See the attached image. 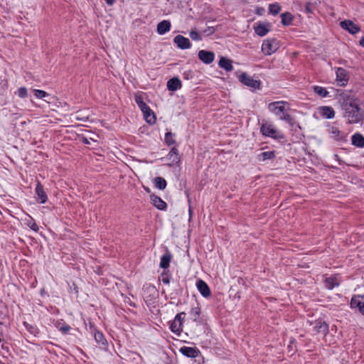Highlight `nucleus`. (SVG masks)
Returning <instances> with one entry per match:
<instances>
[{
	"label": "nucleus",
	"instance_id": "nucleus-1",
	"mask_svg": "<svg viewBox=\"0 0 364 364\" xmlns=\"http://www.w3.org/2000/svg\"><path fill=\"white\" fill-rule=\"evenodd\" d=\"M341 100L343 117L347 119L348 124H357L363 120V114L355 97L350 95H343Z\"/></svg>",
	"mask_w": 364,
	"mask_h": 364
},
{
	"label": "nucleus",
	"instance_id": "nucleus-2",
	"mask_svg": "<svg viewBox=\"0 0 364 364\" xmlns=\"http://www.w3.org/2000/svg\"><path fill=\"white\" fill-rule=\"evenodd\" d=\"M287 107L288 102L285 101L273 102L268 105V109L271 112L278 116L280 119L292 124L293 118L286 112L288 109Z\"/></svg>",
	"mask_w": 364,
	"mask_h": 364
},
{
	"label": "nucleus",
	"instance_id": "nucleus-3",
	"mask_svg": "<svg viewBox=\"0 0 364 364\" xmlns=\"http://www.w3.org/2000/svg\"><path fill=\"white\" fill-rule=\"evenodd\" d=\"M260 132L262 135L269 136L275 139H284L283 134L278 130L273 124L264 123L260 127Z\"/></svg>",
	"mask_w": 364,
	"mask_h": 364
},
{
	"label": "nucleus",
	"instance_id": "nucleus-4",
	"mask_svg": "<svg viewBox=\"0 0 364 364\" xmlns=\"http://www.w3.org/2000/svg\"><path fill=\"white\" fill-rule=\"evenodd\" d=\"M185 318V312H181L175 316L174 320L170 324V329L173 333L178 336L181 334L183 331L182 326Z\"/></svg>",
	"mask_w": 364,
	"mask_h": 364
},
{
	"label": "nucleus",
	"instance_id": "nucleus-5",
	"mask_svg": "<svg viewBox=\"0 0 364 364\" xmlns=\"http://www.w3.org/2000/svg\"><path fill=\"white\" fill-rule=\"evenodd\" d=\"M239 80L245 85L250 87L252 90H259L261 82L259 80L254 79L252 76L247 74L246 73H242L239 76Z\"/></svg>",
	"mask_w": 364,
	"mask_h": 364
},
{
	"label": "nucleus",
	"instance_id": "nucleus-6",
	"mask_svg": "<svg viewBox=\"0 0 364 364\" xmlns=\"http://www.w3.org/2000/svg\"><path fill=\"white\" fill-rule=\"evenodd\" d=\"M279 48V42L275 39L265 40L262 45V51L267 55H270Z\"/></svg>",
	"mask_w": 364,
	"mask_h": 364
},
{
	"label": "nucleus",
	"instance_id": "nucleus-7",
	"mask_svg": "<svg viewBox=\"0 0 364 364\" xmlns=\"http://www.w3.org/2000/svg\"><path fill=\"white\" fill-rule=\"evenodd\" d=\"M336 81L339 86L344 87L349 80L348 72L343 68H336Z\"/></svg>",
	"mask_w": 364,
	"mask_h": 364
},
{
	"label": "nucleus",
	"instance_id": "nucleus-8",
	"mask_svg": "<svg viewBox=\"0 0 364 364\" xmlns=\"http://www.w3.org/2000/svg\"><path fill=\"white\" fill-rule=\"evenodd\" d=\"M350 306L353 309L358 308L359 311L364 315V295L353 296L350 300Z\"/></svg>",
	"mask_w": 364,
	"mask_h": 364
},
{
	"label": "nucleus",
	"instance_id": "nucleus-9",
	"mask_svg": "<svg viewBox=\"0 0 364 364\" xmlns=\"http://www.w3.org/2000/svg\"><path fill=\"white\" fill-rule=\"evenodd\" d=\"M342 28L347 30L351 34H355L360 31V27L350 20H345L340 23Z\"/></svg>",
	"mask_w": 364,
	"mask_h": 364
},
{
	"label": "nucleus",
	"instance_id": "nucleus-10",
	"mask_svg": "<svg viewBox=\"0 0 364 364\" xmlns=\"http://www.w3.org/2000/svg\"><path fill=\"white\" fill-rule=\"evenodd\" d=\"M255 33L259 36H264L271 29L269 23H257L254 27Z\"/></svg>",
	"mask_w": 364,
	"mask_h": 364
},
{
	"label": "nucleus",
	"instance_id": "nucleus-11",
	"mask_svg": "<svg viewBox=\"0 0 364 364\" xmlns=\"http://www.w3.org/2000/svg\"><path fill=\"white\" fill-rule=\"evenodd\" d=\"M173 41L177 45V46L181 49H188L190 48L191 46V44L188 38L181 35L176 36L174 38Z\"/></svg>",
	"mask_w": 364,
	"mask_h": 364
},
{
	"label": "nucleus",
	"instance_id": "nucleus-12",
	"mask_svg": "<svg viewBox=\"0 0 364 364\" xmlns=\"http://www.w3.org/2000/svg\"><path fill=\"white\" fill-rule=\"evenodd\" d=\"M198 58L205 64L211 63L215 58V54L211 51L201 50L198 52Z\"/></svg>",
	"mask_w": 364,
	"mask_h": 364
},
{
	"label": "nucleus",
	"instance_id": "nucleus-13",
	"mask_svg": "<svg viewBox=\"0 0 364 364\" xmlns=\"http://www.w3.org/2000/svg\"><path fill=\"white\" fill-rule=\"evenodd\" d=\"M180 352L186 357L196 358L199 354V350L196 348L183 346L180 348Z\"/></svg>",
	"mask_w": 364,
	"mask_h": 364
},
{
	"label": "nucleus",
	"instance_id": "nucleus-14",
	"mask_svg": "<svg viewBox=\"0 0 364 364\" xmlns=\"http://www.w3.org/2000/svg\"><path fill=\"white\" fill-rule=\"evenodd\" d=\"M200 293L204 296L208 297L210 295V290L208 284L203 280L199 279L196 284Z\"/></svg>",
	"mask_w": 364,
	"mask_h": 364
},
{
	"label": "nucleus",
	"instance_id": "nucleus-15",
	"mask_svg": "<svg viewBox=\"0 0 364 364\" xmlns=\"http://www.w3.org/2000/svg\"><path fill=\"white\" fill-rule=\"evenodd\" d=\"M319 114L326 119H332L335 116V112L331 107L323 106L318 109Z\"/></svg>",
	"mask_w": 364,
	"mask_h": 364
},
{
	"label": "nucleus",
	"instance_id": "nucleus-16",
	"mask_svg": "<svg viewBox=\"0 0 364 364\" xmlns=\"http://www.w3.org/2000/svg\"><path fill=\"white\" fill-rule=\"evenodd\" d=\"M314 330L316 333L326 334L328 331V326L325 321H316L314 323Z\"/></svg>",
	"mask_w": 364,
	"mask_h": 364
},
{
	"label": "nucleus",
	"instance_id": "nucleus-17",
	"mask_svg": "<svg viewBox=\"0 0 364 364\" xmlns=\"http://www.w3.org/2000/svg\"><path fill=\"white\" fill-rule=\"evenodd\" d=\"M36 193L37 195V200L41 203H44L47 200V195L43 191V186L38 183L36 188Z\"/></svg>",
	"mask_w": 364,
	"mask_h": 364
},
{
	"label": "nucleus",
	"instance_id": "nucleus-18",
	"mask_svg": "<svg viewBox=\"0 0 364 364\" xmlns=\"http://www.w3.org/2000/svg\"><path fill=\"white\" fill-rule=\"evenodd\" d=\"M171 29V23L168 21L164 20L158 23L157 25V32L160 35H163L166 32L169 31Z\"/></svg>",
	"mask_w": 364,
	"mask_h": 364
},
{
	"label": "nucleus",
	"instance_id": "nucleus-19",
	"mask_svg": "<svg viewBox=\"0 0 364 364\" xmlns=\"http://www.w3.org/2000/svg\"><path fill=\"white\" fill-rule=\"evenodd\" d=\"M151 203L159 210H165L166 203L159 196H151Z\"/></svg>",
	"mask_w": 364,
	"mask_h": 364
},
{
	"label": "nucleus",
	"instance_id": "nucleus-20",
	"mask_svg": "<svg viewBox=\"0 0 364 364\" xmlns=\"http://www.w3.org/2000/svg\"><path fill=\"white\" fill-rule=\"evenodd\" d=\"M181 82L178 78L173 77L167 82V87L169 90L176 91L181 88Z\"/></svg>",
	"mask_w": 364,
	"mask_h": 364
},
{
	"label": "nucleus",
	"instance_id": "nucleus-21",
	"mask_svg": "<svg viewBox=\"0 0 364 364\" xmlns=\"http://www.w3.org/2000/svg\"><path fill=\"white\" fill-rule=\"evenodd\" d=\"M326 287L332 289L335 287H338L340 284V281L337 277H326L324 280Z\"/></svg>",
	"mask_w": 364,
	"mask_h": 364
},
{
	"label": "nucleus",
	"instance_id": "nucleus-22",
	"mask_svg": "<svg viewBox=\"0 0 364 364\" xmlns=\"http://www.w3.org/2000/svg\"><path fill=\"white\" fill-rule=\"evenodd\" d=\"M218 65L220 68L225 69L226 71H231L233 69L232 61L225 57H221Z\"/></svg>",
	"mask_w": 364,
	"mask_h": 364
},
{
	"label": "nucleus",
	"instance_id": "nucleus-23",
	"mask_svg": "<svg viewBox=\"0 0 364 364\" xmlns=\"http://www.w3.org/2000/svg\"><path fill=\"white\" fill-rule=\"evenodd\" d=\"M135 102L143 112H149L150 107L144 102L143 97L140 95L135 96Z\"/></svg>",
	"mask_w": 364,
	"mask_h": 364
},
{
	"label": "nucleus",
	"instance_id": "nucleus-24",
	"mask_svg": "<svg viewBox=\"0 0 364 364\" xmlns=\"http://www.w3.org/2000/svg\"><path fill=\"white\" fill-rule=\"evenodd\" d=\"M135 102L143 112H149L150 107L144 102L143 97L140 95L135 96Z\"/></svg>",
	"mask_w": 364,
	"mask_h": 364
},
{
	"label": "nucleus",
	"instance_id": "nucleus-25",
	"mask_svg": "<svg viewBox=\"0 0 364 364\" xmlns=\"http://www.w3.org/2000/svg\"><path fill=\"white\" fill-rule=\"evenodd\" d=\"M352 144L358 147H363L364 137L360 134H355L352 136Z\"/></svg>",
	"mask_w": 364,
	"mask_h": 364
},
{
	"label": "nucleus",
	"instance_id": "nucleus-26",
	"mask_svg": "<svg viewBox=\"0 0 364 364\" xmlns=\"http://www.w3.org/2000/svg\"><path fill=\"white\" fill-rule=\"evenodd\" d=\"M143 114L147 123L153 124L156 122L155 114L151 109H149V112H143Z\"/></svg>",
	"mask_w": 364,
	"mask_h": 364
},
{
	"label": "nucleus",
	"instance_id": "nucleus-27",
	"mask_svg": "<svg viewBox=\"0 0 364 364\" xmlns=\"http://www.w3.org/2000/svg\"><path fill=\"white\" fill-rule=\"evenodd\" d=\"M171 255L169 253H166L162 255L160 262V267L163 269H166L169 267Z\"/></svg>",
	"mask_w": 364,
	"mask_h": 364
},
{
	"label": "nucleus",
	"instance_id": "nucleus-28",
	"mask_svg": "<svg viewBox=\"0 0 364 364\" xmlns=\"http://www.w3.org/2000/svg\"><path fill=\"white\" fill-rule=\"evenodd\" d=\"M281 17H282V23L284 26L290 25L293 21V16L289 12L283 13L281 15Z\"/></svg>",
	"mask_w": 364,
	"mask_h": 364
},
{
	"label": "nucleus",
	"instance_id": "nucleus-29",
	"mask_svg": "<svg viewBox=\"0 0 364 364\" xmlns=\"http://www.w3.org/2000/svg\"><path fill=\"white\" fill-rule=\"evenodd\" d=\"M155 186L156 188L164 190L166 187V181L161 177H156L154 179Z\"/></svg>",
	"mask_w": 364,
	"mask_h": 364
},
{
	"label": "nucleus",
	"instance_id": "nucleus-30",
	"mask_svg": "<svg viewBox=\"0 0 364 364\" xmlns=\"http://www.w3.org/2000/svg\"><path fill=\"white\" fill-rule=\"evenodd\" d=\"M275 157L274 151H264L259 156V159L261 161H265L267 159H272Z\"/></svg>",
	"mask_w": 364,
	"mask_h": 364
},
{
	"label": "nucleus",
	"instance_id": "nucleus-31",
	"mask_svg": "<svg viewBox=\"0 0 364 364\" xmlns=\"http://www.w3.org/2000/svg\"><path fill=\"white\" fill-rule=\"evenodd\" d=\"M314 90L317 95L322 97H326L328 94V92L326 90V88L320 86H314Z\"/></svg>",
	"mask_w": 364,
	"mask_h": 364
},
{
	"label": "nucleus",
	"instance_id": "nucleus-32",
	"mask_svg": "<svg viewBox=\"0 0 364 364\" xmlns=\"http://www.w3.org/2000/svg\"><path fill=\"white\" fill-rule=\"evenodd\" d=\"M269 11L273 15H277L281 11V6L279 4H272L269 6Z\"/></svg>",
	"mask_w": 364,
	"mask_h": 364
},
{
	"label": "nucleus",
	"instance_id": "nucleus-33",
	"mask_svg": "<svg viewBox=\"0 0 364 364\" xmlns=\"http://www.w3.org/2000/svg\"><path fill=\"white\" fill-rule=\"evenodd\" d=\"M168 156L169 159H171L173 162H178L179 160L177 149L176 148L171 149L168 154Z\"/></svg>",
	"mask_w": 364,
	"mask_h": 364
},
{
	"label": "nucleus",
	"instance_id": "nucleus-34",
	"mask_svg": "<svg viewBox=\"0 0 364 364\" xmlns=\"http://www.w3.org/2000/svg\"><path fill=\"white\" fill-rule=\"evenodd\" d=\"M35 96L38 99H43L48 95V94L41 90H33Z\"/></svg>",
	"mask_w": 364,
	"mask_h": 364
},
{
	"label": "nucleus",
	"instance_id": "nucleus-35",
	"mask_svg": "<svg viewBox=\"0 0 364 364\" xmlns=\"http://www.w3.org/2000/svg\"><path fill=\"white\" fill-rule=\"evenodd\" d=\"M200 310L198 307L193 308L191 311V315L194 321H197L199 318Z\"/></svg>",
	"mask_w": 364,
	"mask_h": 364
},
{
	"label": "nucleus",
	"instance_id": "nucleus-36",
	"mask_svg": "<svg viewBox=\"0 0 364 364\" xmlns=\"http://www.w3.org/2000/svg\"><path fill=\"white\" fill-rule=\"evenodd\" d=\"M95 339L98 343H105V338L102 333L100 332H96L95 333Z\"/></svg>",
	"mask_w": 364,
	"mask_h": 364
},
{
	"label": "nucleus",
	"instance_id": "nucleus-37",
	"mask_svg": "<svg viewBox=\"0 0 364 364\" xmlns=\"http://www.w3.org/2000/svg\"><path fill=\"white\" fill-rule=\"evenodd\" d=\"M74 117L76 120H79V121H82V122H85L88 119L89 117L88 116H84L81 114L80 112H77L75 114H74Z\"/></svg>",
	"mask_w": 364,
	"mask_h": 364
},
{
	"label": "nucleus",
	"instance_id": "nucleus-38",
	"mask_svg": "<svg viewBox=\"0 0 364 364\" xmlns=\"http://www.w3.org/2000/svg\"><path fill=\"white\" fill-rule=\"evenodd\" d=\"M329 132L334 138H338L340 136V131L335 127H332L329 129Z\"/></svg>",
	"mask_w": 364,
	"mask_h": 364
},
{
	"label": "nucleus",
	"instance_id": "nucleus-39",
	"mask_svg": "<svg viewBox=\"0 0 364 364\" xmlns=\"http://www.w3.org/2000/svg\"><path fill=\"white\" fill-rule=\"evenodd\" d=\"M165 141L168 144V145H171V144H174V140L173 139V134L171 132H168L166 134V136H165Z\"/></svg>",
	"mask_w": 364,
	"mask_h": 364
},
{
	"label": "nucleus",
	"instance_id": "nucleus-40",
	"mask_svg": "<svg viewBox=\"0 0 364 364\" xmlns=\"http://www.w3.org/2000/svg\"><path fill=\"white\" fill-rule=\"evenodd\" d=\"M189 36L194 41L201 40L200 35L196 31H191L189 33Z\"/></svg>",
	"mask_w": 364,
	"mask_h": 364
},
{
	"label": "nucleus",
	"instance_id": "nucleus-41",
	"mask_svg": "<svg viewBox=\"0 0 364 364\" xmlns=\"http://www.w3.org/2000/svg\"><path fill=\"white\" fill-rule=\"evenodd\" d=\"M60 331L63 333H67L71 329L70 326L68 324H63L62 326L58 325V326Z\"/></svg>",
	"mask_w": 364,
	"mask_h": 364
},
{
	"label": "nucleus",
	"instance_id": "nucleus-42",
	"mask_svg": "<svg viewBox=\"0 0 364 364\" xmlns=\"http://www.w3.org/2000/svg\"><path fill=\"white\" fill-rule=\"evenodd\" d=\"M27 90L26 87H20L18 90V95L21 98H25L27 96Z\"/></svg>",
	"mask_w": 364,
	"mask_h": 364
},
{
	"label": "nucleus",
	"instance_id": "nucleus-43",
	"mask_svg": "<svg viewBox=\"0 0 364 364\" xmlns=\"http://www.w3.org/2000/svg\"><path fill=\"white\" fill-rule=\"evenodd\" d=\"M161 279L163 283L166 284H169L170 282L169 277L166 274H162L161 276Z\"/></svg>",
	"mask_w": 364,
	"mask_h": 364
},
{
	"label": "nucleus",
	"instance_id": "nucleus-44",
	"mask_svg": "<svg viewBox=\"0 0 364 364\" xmlns=\"http://www.w3.org/2000/svg\"><path fill=\"white\" fill-rule=\"evenodd\" d=\"M215 32L213 27H208L206 30L203 31V33L207 36L211 35Z\"/></svg>",
	"mask_w": 364,
	"mask_h": 364
},
{
	"label": "nucleus",
	"instance_id": "nucleus-45",
	"mask_svg": "<svg viewBox=\"0 0 364 364\" xmlns=\"http://www.w3.org/2000/svg\"><path fill=\"white\" fill-rule=\"evenodd\" d=\"M28 225L34 231L37 232L38 230V227L35 222H32L28 223Z\"/></svg>",
	"mask_w": 364,
	"mask_h": 364
},
{
	"label": "nucleus",
	"instance_id": "nucleus-46",
	"mask_svg": "<svg viewBox=\"0 0 364 364\" xmlns=\"http://www.w3.org/2000/svg\"><path fill=\"white\" fill-rule=\"evenodd\" d=\"M106 1V3L109 5V6H112L113 5L116 0H105Z\"/></svg>",
	"mask_w": 364,
	"mask_h": 364
},
{
	"label": "nucleus",
	"instance_id": "nucleus-47",
	"mask_svg": "<svg viewBox=\"0 0 364 364\" xmlns=\"http://www.w3.org/2000/svg\"><path fill=\"white\" fill-rule=\"evenodd\" d=\"M305 11L308 13H311L312 11H311V6L309 4H307L306 6H305Z\"/></svg>",
	"mask_w": 364,
	"mask_h": 364
},
{
	"label": "nucleus",
	"instance_id": "nucleus-48",
	"mask_svg": "<svg viewBox=\"0 0 364 364\" xmlns=\"http://www.w3.org/2000/svg\"><path fill=\"white\" fill-rule=\"evenodd\" d=\"M188 213H189V219L191 220V215H192V213H193V210H192V209H191V206H189Z\"/></svg>",
	"mask_w": 364,
	"mask_h": 364
},
{
	"label": "nucleus",
	"instance_id": "nucleus-49",
	"mask_svg": "<svg viewBox=\"0 0 364 364\" xmlns=\"http://www.w3.org/2000/svg\"><path fill=\"white\" fill-rule=\"evenodd\" d=\"M360 45L364 48V38H362L360 41Z\"/></svg>",
	"mask_w": 364,
	"mask_h": 364
},
{
	"label": "nucleus",
	"instance_id": "nucleus-50",
	"mask_svg": "<svg viewBox=\"0 0 364 364\" xmlns=\"http://www.w3.org/2000/svg\"><path fill=\"white\" fill-rule=\"evenodd\" d=\"M83 142H84L85 144H89V141H88V140H87V139H83Z\"/></svg>",
	"mask_w": 364,
	"mask_h": 364
},
{
	"label": "nucleus",
	"instance_id": "nucleus-51",
	"mask_svg": "<svg viewBox=\"0 0 364 364\" xmlns=\"http://www.w3.org/2000/svg\"><path fill=\"white\" fill-rule=\"evenodd\" d=\"M1 342V339L0 338V343Z\"/></svg>",
	"mask_w": 364,
	"mask_h": 364
}]
</instances>
